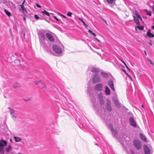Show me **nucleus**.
Returning <instances> with one entry per match:
<instances>
[{
  "mask_svg": "<svg viewBox=\"0 0 154 154\" xmlns=\"http://www.w3.org/2000/svg\"><path fill=\"white\" fill-rule=\"evenodd\" d=\"M63 48V46L62 45H54L52 46L53 50L57 54H60L62 52V49Z\"/></svg>",
  "mask_w": 154,
  "mask_h": 154,
  "instance_id": "obj_1",
  "label": "nucleus"
},
{
  "mask_svg": "<svg viewBox=\"0 0 154 154\" xmlns=\"http://www.w3.org/2000/svg\"><path fill=\"white\" fill-rule=\"evenodd\" d=\"M92 81L93 84L100 82H101L100 76L98 74H95L93 76Z\"/></svg>",
  "mask_w": 154,
  "mask_h": 154,
  "instance_id": "obj_2",
  "label": "nucleus"
},
{
  "mask_svg": "<svg viewBox=\"0 0 154 154\" xmlns=\"http://www.w3.org/2000/svg\"><path fill=\"white\" fill-rule=\"evenodd\" d=\"M134 146L137 149H140L141 147L140 141L138 140H134L133 141Z\"/></svg>",
  "mask_w": 154,
  "mask_h": 154,
  "instance_id": "obj_3",
  "label": "nucleus"
},
{
  "mask_svg": "<svg viewBox=\"0 0 154 154\" xmlns=\"http://www.w3.org/2000/svg\"><path fill=\"white\" fill-rule=\"evenodd\" d=\"M129 121L131 125L134 128L137 127V123L132 117H130L129 118Z\"/></svg>",
  "mask_w": 154,
  "mask_h": 154,
  "instance_id": "obj_4",
  "label": "nucleus"
},
{
  "mask_svg": "<svg viewBox=\"0 0 154 154\" xmlns=\"http://www.w3.org/2000/svg\"><path fill=\"white\" fill-rule=\"evenodd\" d=\"M88 70L95 74H98L100 72V69L98 68H95L92 66L89 67L88 69Z\"/></svg>",
  "mask_w": 154,
  "mask_h": 154,
  "instance_id": "obj_5",
  "label": "nucleus"
},
{
  "mask_svg": "<svg viewBox=\"0 0 154 154\" xmlns=\"http://www.w3.org/2000/svg\"><path fill=\"white\" fill-rule=\"evenodd\" d=\"M107 125L108 127L111 130L112 134L114 136H116L117 133L116 130L113 128V127L111 124H107Z\"/></svg>",
  "mask_w": 154,
  "mask_h": 154,
  "instance_id": "obj_6",
  "label": "nucleus"
},
{
  "mask_svg": "<svg viewBox=\"0 0 154 154\" xmlns=\"http://www.w3.org/2000/svg\"><path fill=\"white\" fill-rule=\"evenodd\" d=\"M101 111L100 116H101L102 119L105 120L106 119V109L104 108H103Z\"/></svg>",
  "mask_w": 154,
  "mask_h": 154,
  "instance_id": "obj_7",
  "label": "nucleus"
},
{
  "mask_svg": "<svg viewBox=\"0 0 154 154\" xmlns=\"http://www.w3.org/2000/svg\"><path fill=\"white\" fill-rule=\"evenodd\" d=\"M103 86L102 84L99 83L96 85L94 86L95 89L98 91H101L103 89Z\"/></svg>",
  "mask_w": 154,
  "mask_h": 154,
  "instance_id": "obj_8",
  "label": "nucleus"
},
{
  "mask_svg": "<svg viewBox=\"0 0 154 154\" xmlns=\"http://www.w3.org/2000/svg\"><path fill=\"white\" fill-rule=\"evenodd\" d=\"M108 84L112 90L114 91H115V88L113 81L111 80H109L108 82Z\"/></svg>",
  "mask_w": 154,
  "mask_h": 154,
  "instance_id": "obj_9",
  "label": "nucleus"
},
{
  "mask_svg": "<svg viewBox=\"0 0 154 154\" xmlns=\"http://www.w3.org/2000/svg\"><path fill=\"white\" fill-rule=\"evenodd\" d=\"M143 149L145 154H150V150L146 145L143 146Z\"/></svg>",
  "mask_w": 154,
  "mask_h": 154,
  "instance_id": "obj_10",
  "label": "nucleus"
},
{
  "mask_svg": "<svg viewBox=\"0 0 154 154\" xmlns=\"http://www.w3.org/2000/svg\"><path fill=\"white\" fill-rule=\"evenodd\" d=\"M46 36L48 39L51 42H54V39L53 35L50 33H47L46 34Z\"/></svg>",
  "mask_w": 154,
  "mask_h": 154,
  "instance_id": "obj_11",
  "label": "nucleus"
},
{
  "mask_svg": "<svg viewBox=\"0 0 154 154\" xmlns=\"http://www.w3.org/2000/svg\"><path fill=\"white\" fill-rule=\"evenodd\" d=\"M45 31L44 30L41 29L40 31H39V34H40L41 37L43 39H44L45 38Z\"/></svg>",
  "mask_w": 154,
  "mask_h": 154,
  "instance_id": "obj_12",
  "label": "nucleus"
},
{
  "mask_svg": "<svg viewBox=\"0 0 154 154\" xmlns=\"http://www.w3.org/2000/svg\"><path fill=\"white\" fill-rule=\"evenodd\" d=\"M7 145V142L6 141L1 139L0 140V147H3L4 146H6Z\"/></svg>",
  "mask_w": 154,
  "mask_h": 154,
  "instance_id": "obj_13",
  "label": "nucleus"
},
{
  "mask_svg": "<svg viewBox=\"0 0 154 154\" xmlns=\"http://www.w3.org/2000/svg\"><path fill=\"white\" fill-rule=\"evenodd\" d=\"M106 107L108 111H111L112 110V108L110 105V102L109 101H108L106 103Z\"/></svg>",
  "mask_w": 154,
  "mask_h": 154,
  "instance_id": "obj_14",
  "label": "nucleus"
},
{
  "mask_svg": "<svg viewBox=\"0 0 154 154\" xmlns=\"http://www.w3.org/2000/svg\"><path fill=\"white\" fill-rule=\"evenodd\" d=\"M146 35L149 38H153L154 37V34L151 33V30L148 29Z\"/></svg>",
  "mask_w": 154,
  "mask_h": 154,
  "instance_id": "obj_15",
  "label": "nucleus"
},
{
  "mask_svg": "<svg viewBox=\"0 0 154 154\" xmlns=\"http://www.w3.org/2000/svg\"><path fill=\"white\" fill-rule=\"evenodd\" d=\"M105 93L106 94L108 95L110 94V91L109 87L107 86L105 87Z\"/></svg>",
  "mask_w": 154,
  "mask_h": 154,
  "instance_id": "obj_16",
  "label": "nucleus"
},
{
  "mask_svg": "<svg viewBox=\"0 0 154 154\" xmlns=\"http://www.w3.org/2000/svg\"><path fill=\"white\" fill-rule=\"evenodd\" d=\"M134 20L135 23L138 25H140V23L138 20L139 18L134 16H133Z\"/></svg>",
  "mask_w": 154,
  "mask_h": 154,
  "instance_id": "obj_17",
  "label": "nucleus"
},
{
  "mask_svg": "<svg viewBox=\"0 0 154 154\" xmlns=\"http://www.w3.org/2000/svg\"><path fill=\"white\" fill-rule=\"evenodd\" d=\"M140 136L141 139L144 142H146L147 141V139L146 136L144 135L143 134H140Z\"/></svg>",
  "mask_w": 154,
  "mask_h": 154,
  "instance_id": "obj_18",
  "label": "nucleus"
},
{
  "mask_svg": "<svg viewBox=\"0 0 154 154\" xmlns=\"http://www.w3.org/2000/svg\"><path fill=\"white\" fill-rule=\"evenodd\" d=\"M100 75L104 78H107L108 76V74L105 72H101L100 73Z\"/></svg>",
  "mask_w": 154,
  "mask_h": 154,
  "instance_id": "obj_19",
  "label": "nucleus"
},
{
  "mask_svg": "<svg viewBox=\"0 0 154 154\" xmlns=\"http://www.w3.org/2000/svg\"><path fill=\"white\" fill-rule=\"evenodd\" d=\"M147 3L149 6L151 7L154 5V0H149Z\"/></svg>",
  "mask_w": 154,
  "mask_h": 154,
  "instance_id": "obj_20",
  "label": "nucleus"
},
{
  "mask_svg": "<svg viewBox=\"0 0 154 154\" xmlns=\"http://www.w3.org/2000/svg\"><path fill=\"white\" fill-rule=\"evenodd\" d=\"M114 1L115 0H103L104 2H107L109 4H113Z\"/></svg>",
  "mask_w": 154,
  "mask_h": 154,
  "instance_id": "obj_21",
  "label": "nucleus"
},
{
  "mask_svg": "<svg viewBox=\"0 0 154 154\" xmlns=\"http://www.w3.org/2000/svg\"><path fill=\"white\" fill-rule=\"evenodd\" d=\"M14 138L15 139V141L16 142H19L21 140V139L19 137L14 136Z\"/></svg>",
  "mask_w": 154,
  "mask_h": 154,
  "instance_id": "obj_22",
  "label": "nucleus"
},
{
  "mask_svg": "<svg viewBox=\"0 0 154 154\" xmlns=\"http://www.w3.org/2000/svg\"><path fill=\"white\" fill-rule=\"evenodd\" d=\"M39 84H40V86L41 87L46 88L45 85L44 83L39 80Z\"/></svg>",
  "mask_w": 154,
  "mask_h": 154,
  "instance_id": "obj_23",
  "label": "nucleus"
},
{
  "mask_svg": "<svg viewBox=\"0 0 154 154\" xmlns=\"http://www.w3.org/2000/svg\"><path fill=\"white\" fill-rule=\"evenodd\" d=\"M135 14L136 15V16H137V17L139 18L141 20H142V19L140 14L138 13V12L137 11H135Z\"/></svg>",
  "mask_w": 154,
  "mask_h": 154,
  "instance_id": "obj_24",
  "label": "nucleus"
},
{
  "mask_svg": "<svg viewBox=\"0 0 154 154\" xmlns=\"http://www.w3.org/2000/svg\"><path fill=\"white\" fill-rule=\"evenodd\" d=\"M13 86L14 88H16L20 87V86L19 83L17 82H15L13 85Z\"/></svg>",
  "mask_w": 154,
  "mask_h": 154,
  "instance_id": "obj_25",
  "label": "nucleus"
},
{
  "mask_svg": "<svg viewBox=\"0 0 154 154\" xmlns=\"http://www.w3.org/2000/svg\"><path fill=\"white\" fill-rule=\"evenodd\" d=\"M113 101L116 106H118L119 105V103L117 99H114Z\"/></svg>",
  "mask_w": 154,
  "mask_h": 154,
  "instance_id": "obj_26",
  "label": "nucleus"
},
{
  "mask_svg": "<svg viewBox=\"0 0 154 154\" xmlns=\"http://www.w3.org/2000/svg\"><path fill=\"white\" fill-rule=\"evenodd\" d=\"M144 11L146 12L147 15L151 16V13L150 11H148L147 9H144Z\"/></svg>",
  "mask_w": 154,
  "mask_h": 154,
  "instance_id": "obj_27",
  "label": "nucleus"
},
{
  "mask_svg": "<svg viewBox=\"0 0 154 154\" xmlns=\"http://www.w3.org/2000/svg\"><path fill=\"white\" fill-rule=\"evenodd\" d=\"M41 12L46 14V15H47L49 17L50 16L48 12H47L45 10H44V11H41Z\"/></svg>",
  "mask_w": 154,
  "mask_h": 154,
  "instance_id": "obj_28",
  "label": "nucleus"
},
{
  "mask_svg": "<svg viewBox=\"0 0 154 154\" xmlns=\"http://www.w3.org/2000/svg\"><path fill=\"white\" fill-rule=\"evenodd\" d=\"M8 108L10 110V112L11 114H12L14 113L15 111L14 109L11 108L10 107H9Z\"/></svg>",
  "mask_w": 154,
  "mask_h": 154,
  "instance_id": "obj_29",
  "label": "nucleus"
},
{
  "mask_svg": "<svg viewBox=\"0 0 154 154\" xmlns=\"http://www.w3.org/2000/svg\"><path fill=\"white\" fill-rule=\"evenodd\" d=\"M5 11L6 15L10 17L11 15L10 12L7 11L6 9H5Z\"/></svg>",
  "mask_w": 154,
  "mask_h": 154,
  "instance_id": "obj_30",
  "label": "nucleus"
},
{
  "mask_svg": "<svg viewBox=\"0 0 154 154\" xmlns=\"http://www.w3.org/2000/svg\"><path fill=\"white\" fill-rule=\"evenodd\" d=\"M88 32L90 34H91V35H93L94 37H95L96 36V34L95 33L93 32L91 30H88Z\"/></svg>",
  "mask_w": 154,
  "mask_h": 154,
  "instance_id": "obj_31",
  "label": "nucleus"
},
{
  "mask_svg": "<svg viewBox=\"0 0 154 154\" xmlns=\"http://www.w3.org/2000/svg\"><path fill=\"white\" fill-rule=\"evenodd\" d=\"M11 149L12 147L10 145H9L8 146V147L6 149V151L7 152H8L9 151L11 150Z\"/></svg>",
  "mask_w": 154,
  "mask_h": 154,
  "instance_id": "obj_32",
  "label": "nucleus"
},
{
  "mask_svg": "<svg viewBox=\"0 0 154 154\" xmlns=\"http://www.w3.org/2000/svg\"><path fill=\"white\" fill-rule=\"evenodd\" d=\"M20 6L21 7V9L23 11L27 12V11L26 10V9L24 7L23 5L21 4L20 5Z\"/></svg>",
  "mask_w": 154,
  "mask_h": 154,
  "instance_id": "obj_33",
  "label": "nucleus"
},
{
  "mask_svg": "<svg viewBox=\"0 0 154 154\" xmlns=\"http://www.w3.org/2000/svg\"><path fill=\"white\" fill-rule=\"evenodd\" d=\"M137 28L139 30H143L144 28L143 26H140L139 25H138V26H137Z\"/></svg>",
  "mask_w": 154,
  "mask_h": 154,
  "instance_id": "obj_34",
  "label": "nucleus"
},
{
  "mask_svg": "<svg viewBox=\"0 0 154 154\" xmlns=\"http://www.w3.org/2000/svg\"><path fill=\"white\" fill-rule=\"evenodd\" d=\"M79 19L81 21L82 23L85 26V27L86 28V27H88V26L86 25L85 22L81 19L80 18H79Z\"/></svg>",
  "mask_w": 154,
  "mask_h": 154,
  "instance_id": "obj_35",
  "label": "nucleus"
},
{
  "mask_svg": "<svg viewBox=\"0 0 154 154\" xmlns=\"http://www.w3.org/2000/svg\"><path fill=\"white\" fill-rule=\"evenodd\" d=\"M100 100V103L101 105H103L104 104V101L103 99H101L99 100Z\"/></svg>",
  "mask_w": 154,
  "mask_h": 154,
  "instance_id": "obj_36",
  "label": "nucleus"
},
{
  "mask_svg": "<svg viewBox=\"0 0 154 154\" xmlns=\"http://www.w3.org/2000/svg\"><path fill=\"white\" fill-rule=\"evenodd\" d=\"M92 90V88L90 87L89 85H88V91L90 93L91 92V91Z\"/></svg>",
  "mask_w": 154,
  "mask_h": 154,
  "instance_id": "obj_37",
  "label": "nucleus"
},
{
  "mask_svg": "<svg viewBox=\"0 0 154 154\" xmlns=\"http://www.w3.org/2000/svg\"><path fill=\"white\" fill-rule=\"evenodd\" d=\"M98 97L99 98V100L102 99V95L101 94H98Z\"/></svg>",
  "mask_w": 154,
  "mask_h": 154,
  "instance_id": "obj_38",
  "label": "nucleus"
},
{
  "mask_svg": "<svg viewBox=\"0 0 154 154\" xmlns=\"http://www.w3.org/2000/svg\"><path fill=\"white\" fill-rule=\"evenodd\" d=\"M72 14V13L70 12H68L67 14V15L69 17H71Z\"/></svg>",
  "mask_w": 154,
  "mask_h": 154,
  "instance_id": "obj_39",
  "label": "nucleus"
},
{
  "mask_svg": "<svg viewBox=\"0 0 154 154\" xmlns=\"http://www.w3.org/2000/svg\"><path fill=\"white\" fill-rule=\"evenodd\" d=\"M124 72H125V74H126V75L128 76L130 78V79L131 80H132V78L131 77V76L130 75H129L126 72H125V71L124 70Z\"/></svg>",
  "mask_w": 154,
  "mask_h": 154,
  "instance_id": "obj_40",
  "label": "nucleus"
},
{
  "mask_svg": "<svg viewBox=\"0 0 154 154\" xmlns=\"http://www.w3.org/2000/svg\"><path fill=\"white\" fill-rule=\"evenodd\" d=\"M53 17L57 21H59L60 20L58 19L56 17L54 16Z\"/></svg>",
  "mask_w": 154,
  "mask_h": 154,
  "instance_id": "obj_41",
  "label": "nucleus"
},
{
  "mask_svg": "<svg viewBox=\"0 0 154 154\" xmlns=\"http://www.w3.org/2000/svg\"><path fill=\"white\" fill-rule=\"evenodd\" d=\"M34 17L37 20H38V15H36V14L35 15Z\"/></svg>",
  "mask_w": 154,
  "mask_h": 154,
  "instance_id": "obj_42",
  "label": "nucleus"
},
{
  "mask_svg": "<svg viewBox=\"0 0 154 154\" xmlns=\"http://www.w3.org/2000/svg\"><path fill=\"white\" fill-rule=\"evenodd\" d=\"M3 148L4 147H0V153H2V150Z\"/></svg>",
  "mask_w": 154,
  "mask_h": 154,
  "instance_id": "obj_43",
  "label": "nucleus"
},
{
  "mask_svg": "<svg viewBox=\"0 0 154 154\" xmlns=\"http://www.w3.org/2000/svg\"><path fill=\"white\" fill-rule=\"evenodd\" d=\"M131 152L132 154H135L134 151L132 150H131Z\"/></svg>",
  "mask_w": 154,
  "mask_h": 154,
  "instance_id": "obj_44",
  "label": "nucleus"
},
{
  "mask_svg": "<svg viewBox=\"0 0 154 154\" xmlns=\"http://www.w3.org/2000/svg\"><path fill=\"white\" fill-rule=\"evenodd\" d=\"M11 117L13 119H14V118L16 119L17 118V117L15 116H14V115H12L11 116Z\"/></svg>",
  "mask_w": 154,
  "mask_h": 154,
  "instance_id": "obj_45",
  "label": "nucleus"
},
{
  "mask_svg": "<svg viewBox=\"0 0 154 154\" xmlns=\"http://www.w3.org/2000/svg\"><path fill=\"white\" fill-rule=\"evenodd\" d=\"M149 62H150V63L152 65H153V63L151 61V60H149Z\"/></svg>",
  "mask_w": 154,
  "mask_h": 154,
  "instance_id": "obj_46",
  "label": "nucleus"
},
{
  "mask_svg": "<svg viewBox=\"0 0 154 154\" xmlns=\"http://www.w3.org/2000/svg\"><path fill=\"white\" fill-rule=\"evenodd\" d=\"M152 10L153 11H154V5H153L151 7Z\"/></svg>",
  "mask_w": 154,
  "mask_h": 154,
  "instance_id": "obj_47",
  "label": "nucleus"
},
{
  "mask_svg": "<svg viewBox=\"0 0 154 154\" xmlns=\"http://www.w3.org/2000/svg\"><path fill=\"white\" fill-rule=\"evenodd\" d=\"M30 99H31V98H29L28 99L24 100L26 101H29V100H30Z\"/></svg>",
  "mask_w": 154,
  "mask_h": 154,
  "instance_id": "obj_48",
  "label": "nucleus"
},
{
  "mask_svg": "<svg viewBox=\"0 0 154 154\" xmlns=\"http://www.w3.org/2000/svg\"><path fill=\"white\" fill-rule=\"evenodd\" d=\"M126 67L128 69H129V68L128 67V66L126 64H125V65Z\"/></svg>",
  "mask_w": 154,
  "mask_h": 154,
  "instance_id": "obj_49",
  "label": "nucleus"
},
{
  "mask_svg": "<svg viewBox=\"0 0 154 154\" xmlns=\"http://www.w3.org/2000/svg\"><path fill=\"white\" fill-rule=\"evenodd\" d=\"M16 61H17V62H19V63H20V60H16Z\"/></svg>",
  "mask_w": 154,
  "mask_h": 154,
  "instance_id": "obj_50",
  "label": "nucleus"
},
{
  "mask_svg": "<svg viewBox=\"0 0 154 154\" xmlns=\"http://www.w3.org/2000/svg\"><path fill=\"white\" fill-rule=\"evenodd\" d=\"M25 0H24L23 1V3H22V5H24V3H25Z\"/></svg>",
  "mask_w": 154,
  "mask_h": 154,
  "instance_id": "obj_51",
  "label": "nucleus"
},
{
  "mask_svg": "<svg viewBox=\"0 0 154 154\" xmlns=\"http://www.w3.org/2000/svg\"><path fill=\"white\" fill-rule=\"evenodd\" d=\"M149 45H151V46H152V43H151L150 42H149Z\"/></svg>",
  "mask_w": 154,
  "mask_h": 154,
  "instance_id": "obj_52",
  "label": "nucleus"
},
{
  "mask_svg": "<svg viewBox=\"0 0 154 154\" xmlns=\"http://www.w3.org/2000/svg\"><path fill=\"white\" fill-rule=\"evenodd\" d=\"M122 61L124 64V65L126 64L125 62L123 60H122Z\"/></svg>",
  "mask_w": 154,
  "mask_h": 154,
  "instance_id": "obj_53",
  "label": "nucleus"
},
{
  "mask_svg": "<svg viewBox=\"0 0 154 154\" xmlns=\"http://www.w3.org/2000/svg\"><path fill=\"white\" fill-rule=\"evenodd\" d=\"M144 53H145V55L146 56L147 54H146V51H144Z\"/></svg>",
  "mask_w": 154,
  "mask_h": 154,
  "instance_id": "obj_54",
  "label": "nucleus"
},
{
  "mask_svg": "<svg viewBox=\"0 0 154 154\" xmlns=\"http://www.w3.org/2000/svg\"><path fill=\"white\" fill-rule=\"evenodd\" d=\"M10 142H11V143H13V141H12V139H10Z\"/></svg>",
  "mask_w": 154,
  "mask_h": 154,
  "instance_id": "obj_55",
  "label": "nucleus"
},
{
  "mask_svg": "<svg viewBox=\"0 0 154 154\" xmlns=\"http://www.w3.org/2000/svg\"><path fill=\"white\" fill-rule=\"evenodd\" d=\"M103 21H104V22L106 23V24H107L106 22V20H104V19H103Z\"/></svg>",
  "mask_w": 154,
  "mask_h": 154,
  "instance_id": "obj_56",
  "label": "nucleus"
},
{
  "mask_svg": "<svg viewBox=\"0 0 154 154\" xmlns=\"http://www.w3.org/2000/svg\"><path fill=\"white\" fill-rule=\"evenodd\" d=\"M95 39L97 40L98 42H100V41L98 39H97L96 38H95Z\"/></svg>",
  "mask_w": 154,
  "mask_h": 154,
  "instance_id": "obj_57",
  "label": "nucleus"
},
{
  "mask_svg": "<svg viewBox=\"0 0 154 154\" xmlns=\"http://www.w3.org/2000/svg\"><path fill=\"white\" fill-rule=\"evenodd\" d=\"M61 16H62L63 17H64V18H66V17L65 16H64V15H62V14H61Z\"/></svg>",
  "mask_w": 154,
  "mask_h": 154,
  "instance_id": "obj_58",
  "label": "nucleus"
},
{
  "mask_svg": "<svg viewBox=\"0 0 154 154\" xmlns=\"http://www.w3.org/2000/svg\"><path fill=\"white\" fill-rule=\"evenodd\" d=\"M23 19L25 21H26V19L25 17H24L23 18Z\"/></svg>",
  "mask_w": 154,
  "mask_h": 154,
  "instance_id": "obj_59",
  "label": "nucleus"
},
{
  "mask_svg": "<svg viewBox=\"0 0 154 154\" xmlns=\"http://www.w3.org/2000/svg\"><path fill=\"white\" fill-rule=\"evenodd\" d=\"M36 5L38 7V4H36Z\"/></svg>",
  "mask_w": 154,
  "mask_h": 154,
  "instance_id": "obj_60",
  "label": "nucleus"
},
{
  "mask_svg": "<svg viewBox=\"0 0 154 154\" xmlns=\"http://www.w3.org/2000/svg\"><path fill=\"white\" fill-rule=\"evenodd\" d=\"M147 60H148L149 61V60H150L149 59H147Z\"/></svg>",
  "mask_w": 154,
  "mask_h": 154,
  "instance_id": "obj_61",
  "label": "nucleus"
},
{
  "mask_svg": "<svg viewBox=\"0 0 154 154\" xmlns=\"http://www.w3.org/2000/svg\"><path fill=\"white\" fill-rule=\"evenodd\" d=\"M141 106L143 107V105H141Z\"/></svg>",
  "mask_w": 154,
  "mask_h": 154,
  "instance_id": "obj_62",
  "label": "nucleus"
},
{
  "mask_svg": "<svg viewBox=\"0 0 154 154\" xmlns=\"http://www.w3.org/2000/svg\"><path fill=\"white\" fill-rule=\"evenodd\" d=\"M41 6L40 5H39V8H41Z\"/></svg>",
  "mask_w": 154,
  "mask_h": 154,
  "instance_id": "obj_63",
  "label": "nucleus"
},
{
  "mask_svg": "<svg viewBox=\"0 0 154 154\" xmlns=\"http://www.w3.org/2000/svg\"><path fill=\"white\" fill-rule=\"evenodd\" d=\"M92 100V102H93V103H94V101H93V100Z\"/></svg>",
  "mask_w": 154,
  "mask_h": 154,
  "instance_id": "obj_64",
  "label": "nucleus"
}]
</instances>
